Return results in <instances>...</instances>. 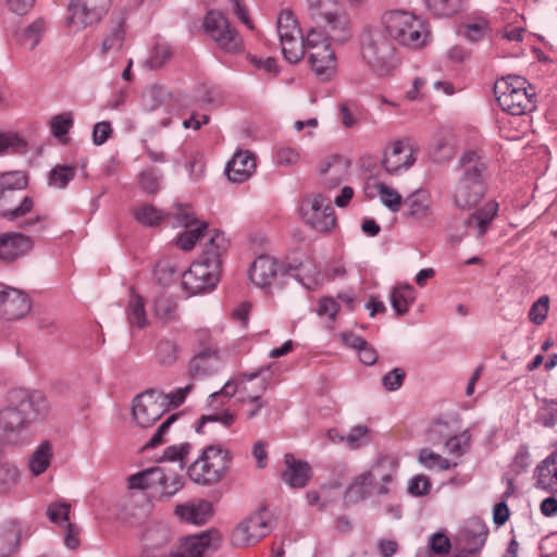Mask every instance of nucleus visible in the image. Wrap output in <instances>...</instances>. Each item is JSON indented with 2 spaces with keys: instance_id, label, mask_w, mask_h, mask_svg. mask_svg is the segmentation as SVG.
<instances>
[{
  "instance_id": "nucleus-1",
  "label": "nucleus",
  "mask_w": 557,
  "mask_h": 557,
  "mask_svg": "<svg viewBox=\"0 0 557 557\" xmlns=\"http://www.w3.org/2000/svg\"><path fill=\"white\" fill-rule=\"evenodd\" d=\"M49 408L40 392L11 391L8 404L0 408V438L16 444L22 432L34 421L45 418Z\"/></svg>"
},
{
  "instance_id": "nucleus-2",
  "label": "nucleus",
  "mask_w": 557,
  "mask_h": 557,
  "mask_svg": "<svg viewBox=\"0 0 557 557\" xmlns=\"http://www.w3.org/2000/svg\"><path fill=\"white\" fill-rule=\"evenodd\" d=\"M461 174L454 185L451 198L455 206L467 210L474 208L483 199L487 161L479 151H465L459 159Z\"/></svg>"
},
{
  "instance_id": "nucleus-3",
  "label": "nucleus",
  "mask_w": 557,
  "mask_h": 557,
  "mask_svg": "<svg viewBox=\"0 0 557 557\" xmlns=\"http://www.w3.org/2000/svg\"><path fill=\"white\" fill-rule=\"evenodd\" d=\"M360 57L377 76H387L396 67V50L393 40L377 25L363 26L359 35Z\"/></svg>"
},
{
  "instance_id": "nucleus-4",
  "label": "nucleus",
  "mask_w": 557,
  "mask_h": 557,
  "mask_svg": "<svg viewBox=\"0 0 557 557\" xmlns=\"http://www.w3.org/2000/svg\"><path fill=\"white\" fill-rule=\"evenodd\" d=\"M307 14L313 23L309 30L326 34L337 44L352 37L351 23L337 0H307Z\"/></svg>"
},
{
  "instance_id": "nucleus-5",
  "label": "nucleus",
  "mask_w": 557,
  "mask_h": 557,
  "mask_svg": "<svg viewBox=\"0 0 557 557\" xmlns=\"http://www.w3.org/2000/svg\"><path fill=\"white\" fill-rule=\"evenodd\" d=\"M379 25L392 40L413 49L423 47L430 37L424 21L407 10L394 9L384 12Z\"/></svg>"
},
{
  "instance_id": "nucleus-6",
  "label": "nucleus",
  "mask_w": 557,
  "mask_h": 557,
  "mask_svg": "<svg viewBox=\"0 0 557 557\" xmlns=\"http://www.w3.org/2000/svg\"><path fill=\"white\" fill-rule=\"evenodd\" d=\"M232 456L228 449L221 445L206 446L200 456L189 465L187 473L189 479L203 486L219 483L228 472Z\"/></svg>"
},
{
  "instance_id": "nucleus-7",
  "label": "nucleus",
  "mask_w": 557,
  "mask_h": 557,
  "mask_svg": "<svg viewBox=\"0 0 557 557\" xmlns=\"http://www.w3.org/2000/svg\"><path fill=\"white\" fill-rule=\"evenodd\" d=\"M527 81L520 76H507L497 81L494 92L498 104L511 115H522L535 108V92L525 87Z\"/></svg>"
},
{
  "instance_id": "nucleus-8",
  "label": "nucleus",
  "mask_w": 557,
  "mask_h": 557,
  "mask_svg": "<svg viewBox=\"0 0 557 557\" xmlns=\"http://www.w3.org/2000/svg\"><path fill=\"white\" fill-rule=\"evenodd\" d=\"M131 488L147 490L160 488V498L168 499L175 495L184 486L183 478L168 471L164 467H153L137 472L128 478Z\"/></svg>"
},
{
  "instance_id": "nucleus-9",
  "label": "nucleus",
  "mask_w": 557,
  "mask_h": 557,
  "mask_svg": "<svg viewBox=\"0 0 557 557\" xmlns=\"http://www.w3.org/2000/svg\"><path fill=\"white\" fill-rule=\"evenodd\" d=\"M333 41L326 34L308 30L307 51L309 63L315 75L322 81L331 79L336 72V58L331 48Z\"/></svg>"
},
{
  "instance_id": "nucleus-10",
  "label": "nucleus",
  "mask_w": 557,
  "mask_h": 557,
  "mask_svg": "<svg viewBox=\"0 0 557 557\" xmlns=\"http://www.w3.org/2000/svg\"><path fill=\"white\" fill-rule=\"evenodd\" d=\"M302 221L319 233H330L336 225V216L329 198L321 194L306 197L300 205Z\"/></svg>"
},
{
  "instance_id": "nucleus-11",
  "label": "nucleus",
  "mask_w": 557,
  "mask_h": 557,
  "mask_svg": "<svg viewBox=\"0 0 557 557\" xmlns=\"http://www.w3.org/2000/svg\"><path fill=\"white\" fill-rule=\"evenodd\" d=\"M166 411L165 394L149 389L133 400V419L140 428L152 426Z\"/></svg>"
},
{
  "instance_id": "nucleus-12",
  "label": "nucleus",
  "mask_w": 557,
  "mask_h": 557,
  "mask_svg": "<svg viewBox=\"0 0 557 557\" xmlns=\"http://www.w3.org/2000/svg\"><path fill=\"white\" fill-rule=\"evenodd\" d=\"M111 0H72L67 7L69 27L78 32L97 24L108 12Z\"/></svg>"
},
{
  "instance_id": "nucleus-13",
  "label": "nucleus",
  "mask_w": 557,
  "mask_h": 557,
  "mask_svg": "<svg viewBox=\"0 0 557 557\" xmlns=\"http://www.w3.org/2000/svg\"><path fill=\"white\" fill-rule=\"evenodd\" d=\"M203 28L225 52H237L243 48L240 36L221 12L209 11L203 21Z\"/></svg>"
},
{
  "instance_id": "nucleus-14",
  "label": "nucleus",
  "mask_w": 557,
  "mask_h": 557,
  "mask_svg": "<svg viewBox=\"0 0 557 557\" xmlns=\"http://www.w3.org/2000/svg\"><path fill=\"white\" fill-rule=\"evenodd\" d=\"M272 530L271 519L267 511H259L242 523L232 533V543L234 546L244 547L258 543Z\"/></svg>"
},
{
  "instance_id": "nucleus-15",
  "label": "nucleus",
  "mask_w": 557,
  "mask_h": 557,
  "mask_svg": "<svg viewBox=\"0 0 557 557\" xmlns=\"http://www.w3.org/2000/svg\"><path fill=\"white\" fill-rule=\"evenodd\" d=\"M220 281V271L216 265H209L200 260L194 262L182 275V286L190 295L213 289Z\"/></svg>"
},
{
  "instance_id": "nucleus-16",
  "label": "nucleus",
  "mask_w": 557,
  "mask_h": 557,
  "mask_svg": "<svg viewBox=\"0 0 557 557\" xmlns=\"http://www.w3.org/2000/svg\"><path fill=\"white\" fill-rule=\"evenodd\" d=\"M220 544V535L216 532H202L183 539L169 554L143 555L141 557H201L210 547L216 548Z\"/></svg>"
},
{
  "instance_id": "nucleus-17",
  "label": "nucleus",
  "mask_w": 557,
  "mask_h": 557,
  "mask_svg": "<svg viewBox=\"0 0 557 557\" xmlns=\"http://www.w3.org/2000/svg\"><path fill=\"white\" fill-rule=\"evenodd\" d=\"M416 149L408 140H396L385 149L382 168L389 175L409 170L416 161Z\"/></svg>"
},
{
  "instance_id": "nucleus-18",
  "label": "nucleus",
  "mask_w": 557,
  "mask_h": 557,
  "mask_svg": "<svg viewBox=\"0 0 557 557\" xmlns=\"http://www.w3.org/2000/svg\"><path fill=\"white\" fill-rule=\"evenodd\" d=\"M32 308L28 296L20 289L0 284V317L8 321L24 318Z\"/></svg>"
},
{
  "instance_id": "nucleus-19",
  "label": "nucleus",
  "mask_w": 557,
  "mask_h": 557,
  "mask_svg": "<svg viewBox=\"0 0 557 557\" xmlns=\"http://www.w3.org/2000/svg\"><path fill=\"white\" fill-rule=\"evenodd\" d=\"M362 473L377 494L387 495L396 475V466L388 457H380Z\"/></svg>"
},
{
  "instance_id": "nucleus-20",
  "label": "nucleus",
  "mask_w": 557,
  "mask_h": 557,
  "mask_svg": "<svg viewBox=\"0 0 557 557\" xmlns=\"http://www.w3.org/2000/svg\"><path fill=\"white\" fill-rule=\"evenodd\" d=\"M498 203L494 200L486 201L476 209L466 221L465 227L468 235L482 238L491 227L498 212Z\"/></svg>"
},
{
  "instance_id": "nucleus-21",
  "label": "nucleus",
  "mask_w": 557,
  "mask_h": 557,
  "mask_svg": "<svg viewBox=\"0 0 557 557\" xmlns=\"http://www.w3.org/2000/svg\"><path fill=\"white\" fill-rule=\"evenodd\" d=\"M285 469L282 480L292 488L305 487L312 476L311 467L307 461L298 460L293 454L284 455Z\"/></svg>"
},
{
  "instance_id": "nucleus-22",
  "label": "nucleus",
  "mask_w": 557,
  "mask_h": 557,
  "mask_svg": "<svg viewBox=\"0 0 557 557\" xmlns=\"http://www.w3.org/2000/svg\"><path fill=\"white\" fill-rule=\"evenodd\" d=\"M34 242L22 233H4L0 235V259L14 261L33 249Z\"/></svg>"
},
{
  "instance_id": "nucleus-23",
  "label": "nucleus",
  "mask_w": 557,
  "mask_h": 557,
  "mask_svg": "<svg viewBox=\"0 0 557 557\" xmlns=\"http://www.w3.org/2000/svg\"><path fill=\"white\" fill-rule=\"evenodd\" d=\"M535 486L545 492L557 493V451L549 454L534 470Z\"/></svg>"
},
{
  "instance_id": "nucleus-24",
  "label": "nucleus",
  "mask_w": 557,
  "mask_h": 557,
  "mask_svg": "<svg viewBox=\"0 0 557 557\" xmlns=\"http://www.w3.org/2000/svg\"><path fill=\"white\" fill-rule=\"evenodd\" d=\"M175 515L183 521L201 525L212 516V505L205 499H198L175 507Z\"/></svg>"
},
{
  "instance_id": "nucleus-25",
  "label": "nucleus",
  "mask_w": 557,
  "mask_h": 557,
  "mask_svg": "<svg viewBox=\"0 0 557 557\" xmlns=\"http://www.w3.org/2000/svg\"><path fill=\"white\" fill-rule=\"evenodd\" d=\"M256 170V160L251 152L239 151L226 165V176L234 183H243L248 180Z\"/></svg>"
},
{
  "instance_id": "nucleus-26",
  "label": "nucleus",
  "mask_w": 557,
  "mask_h": 557,
  "mask_svg": "<svg viewBox=\"0 0 557 557\" xmlns=\"http://www.w3.org/2000/svg\"><path fill=\"white\" fill-rule=\"evenodd\" d=\"M276 273V261L268 256H260L249 269V278L255 285L265 287L273 282Z\"/></svg>"
},
{
  "instance_id": "nucleus-27",
  "label": "nucleus",
  "mask_w": 557,
  "mask_h": 557,
  "mask_svg": "<svg viewBox=\"0 0 557 557\" xmlns=\"http://www.w3.org/2000/svg\"><path fill=\"white\" fill-rule=\"evenodd\" d=\"M265 370H267V368H260L252 372L242 373L238 375V377L236 380H228L220 391H216V392H213L212 394H210V396L208 398L209 399L208 405L210 407H212L214 401H216V399L219 397L224 396L227 398H232L237 392H239L242 394V396H245V393L243 392L242 386L244 384L248 385L249 382L258 379Z\"/></svg>"
},
{
  "instance_id": "nucleus-28",
  "label": "nucleus",
  "mask_w": 557,
  "mask_h": 557,
  "mask_svg": "<svg viewBox=\"0 0 557 557\" xmlns=\"http://www.w3.org/2000/svg\"><path fill=\"white\" fill-rule=\"evenodd\" d=\"M324 184L330 188L338 186L349 173V162L339 157H332L320 169Z\"/></svg>"
},
{
  "instance_id": "nucleus-29",
  "label": "nucleus",
  "mask_w": 557,
  "mask_h": 557,
  "mask_svg": "<svg viewBox=\"0 0 557 557\" xmlns=\"http://www.w3.org/2000/svg\"><path fill=\"white\" fill-rule=\"evenodd\" d=\"M21 527L15 520L5 522L0 528V557H8L20 546Z\"/></svg>"
},
{
  "instance_id": "nucleus-30",
  "label": "nucleus",
  "mask_w": 557,
  "mask_h": 557,
  "mask_svg": "<svg viewBox=\"0 0 557 557\" xmlns=\"http://www.w3.org/2000/svg\"><path fill=\"white\" fill-rule=\"evenodd\" d=\"M220 359L215 352L203 351L194 357L189 363L191 377H202L213 374L219 370Z\"/></svg>"
},
{
  "instance_id": "nucleus-31",
  "label": "nucleus",
  "mask_w": 557,
  "mask_h": 557,
  "mask_svg": "<svg viewBox=\"0 0 557 557\" xmlns=\"http://www.w3.org/2000/svg\"><path fill=\"white\" fill-rule=\"evenodd\" d=\"M408 207V215L414 220L428 219L432 213L430 196L422 190H416L405 200Z\"/></svg>"
},
{
  "instance_id": "nucleus-32",
  "label": "nucleus",
  "mask_w": 557,
  "mask_h": 557,
  "mask_svg": "<svg viewBox=\"0 0 557 557\" xmlns=\"http://www.w3.org/2000/svg\"><path fill=\"white\" fill-rule=\"evenodd\" d=\"M227 248V240L223 233L215 231L209 238L202 256V261L213 267L216 265V270L221 271V255Z\"/></svg>"
},
{
  "instance_id": "nucleus-33",
  "label": "nucleus",
  "mask_w": 557,
  "mask_h": 557,
  "mask_svg": "<svg viewBox=\"0 0 557 557\" xmlns=\"http://www.w3.org/2000/svg\"><path fill=\"white\" fill-rule=\"evenodd\" d=\"M172 533L168 525L158 523L145 530L141 541L147 549H160L170 543Z\"/></svg>"
},
{
  "instance_id": "nucleus-34",
  "label": "nucleus",
  "mask_w": 557,
  "mask_h": 557,
  "mask_svg": "<svg viewBox=\"0 0 557 557\" xmlns=\"http://www.w3.org/2000/svg\"><path fill=\"white\" fill-rule=\"evenodd\" d=\"M372 492H375L367 480L363 473L358 474L352 479L350 484L345 491L344 500L347 505H355L369 497Z\"/></svg>"
},
{
  "instance_id": "nucleus-35",
  "label": "nucleus",
  "mask_w": 557,
  "mask_h": 557,
  "mask_svg": "<svg viewBox=\"0 0 557 557\" xmlns=\"http://www.w3.org/2000/svg\"><path fill=\"white\" fill-rule=\"evenodd\" d=\"M124 22L125 17L123 14H120L112 21L111 28L101 45L102 54L110 51H119L122 48L125 38Z\"/></svg>"
},
{
  "instance_id": "nucleus-36",
  "label": "nucleus",
  "mask_w": 557,
  "mask_h": 557,
  "mask_svg": "<svg viewBox=\"0 0 557 557\" xmlns=\"http://www.w3.org/2000/svg\"><path fill=\"white\" fill-rule=\"evenodd\" d=\"M416 299L414 289L410 285H398L391 293V305L397 315H404Z\"/></svg>"
},
{
  "instance_id": "nucleus-37",
  "label": "nucleus",
  "mask_w": 557,
  "mask_h": 557,
  "mask_svg": "<svg viewBox=\"0 0 557 557\" xmlns=\"http://www.w3.org/2000/svg\"><path fill=\"white\" fill-rule=\"evenodd\" d=\"M27 151V141L13 131H0V157L23 154Z\"/></svg>"
},
{
  "instance_id": "nucleus-38",
  "label": "nucleus",
  "mask_w": 557,
  "mask_h": 557,
  "mask_svg": "<svg viewBox=\"0 0 557 557\" xmlns=\"http://www.w3.org/2000/svg\"><path fill=\"white\" fill-rule=\"evenodd\" d=\"M52 447L49 442L41 443L32 454L28 462L30 472L40 475L50 466L52 459Z\"/></svg>"
},
{
  "instance_id": "nucleus-39",
  "label": "nucleus",
  "mask_w": 557,
  "mask_h": 557,
  "mask_svg": "<svg viewBox=\"0 0 557 557\" xmlns=\"http://www.w3.org/2000/svg\"><path fill=\"white\" fill-rule=\"evenodd\" d=\"M267 388H268V384H267L265 380L258 381V387L253 393L250 392V388L247 384H244L242 386V389L245 393V396H240L239 401H242V403L249 401L253 405L252 408L247 411V419L250 420V419H253L255 417H257L259 414L260 410L267 405L265 403H263L261 400V396L265 393Z\"/></svg>"
},
{
  "instance_id": "nucleus-40",
  "label": "nucleus",
  "mask_w": 557,
  "mask_h": 557,
  "mask_svg": "<svg viewBox=\"0 0 557 557\" xmlns=\"http://www.w3.org/2000/svg\"><path fill=\"white\" fill-rule=\"evenodd\" d=\"M126 314L131 325L140 329L147 325L148 319L145 309V299L140 295L132 292Z\"/></svg>"
},
{
  "instance_id": "nucleus-41",
  "label": "nucleus",
  "mask_w": 557,
  "mask_h": 557,
  "mask_svg": "<svg viewBox=\"0 0 557 557\" xmlns=\"http://www.w3.org/2000/svg\"><path fill=\"white\" fill-rule=\"evenodd\" d=\"M170 216L169 212H164L152 205L144 203L135 209L136 220L145 226H158Z\"/></svg>"
},
{
  "instance_id": "nucleus-42",
  "label": "nucleus",
  "mask_w": 557,
  "mask_h": 557,
  "mask_svg": "<svg viewBox=\"0 0 557 557\" xmlns=\"http://www.w3.org/2000/svg\"><path fill=\"white\" fill-rule=\"evenodd\" d=\"M281 47L284 58L290 63H298L305 55L307 50V39L304 40L302 35L282 39Z\"/></svg>"
},
{
  "instance_id": "nucleus-43",
  "label": "nucleus",
  "mask_w": 557,
  "mask_h": 557,
  "mask_svg": "<svg viewBox=\"0 0 557 557\" xmlns=\"http://www.w3.org/2000/svg\"><path fill=\"white\" fill-rule=\"evenodd\" d=\"M28 178L23 171H11L0 174V198L4 196L7 191L22 190L26 188Z\"/></svg>"
},
{
  "instance_id": "nucleus-44",
  "label": "nucleus",
  "mask_w": 557,
  "mask_h": 557,
  "mask_svg": "<svg viewBox=\"0 0 557 557\" xmlns=\"http://www.w3.org/2000/svg\"><path fill=\"white\" fill-rule=\"evenodd\" d=\"M276 27L280 40L301 35L298 22L289 10H283L280 13Z\"/></svg>"
},
{
  "instance_id": "nucleus-45",
  "label": "nucleus",
  "mask_w": 557,
  "mask_h": 557,
  "mask_svg": "<svg viewBox=\"0 0 557 557\" xmlns=\"http://www.w3.org/2000/svg\"><path fill=\"white\" fill-rule=\"evenodd\" d=\"M170 215L174 219V226L176 227H185L190 228L196 226L197 224H201L195 211L189 205L185 203H175L174 210L170 213Z\"/></svg>"
},
{
  "instance_id": "nucleus-46",
  "label": "nucleus",
  "mask_w": 557,
  "mask_h": 557,
  "mask_svg": "<svg viewBox=\"0 0 557 557\" xmlns=\"http://www.w3.org/2000/svg\"><path fill=\"white\" fill-rule=\"evenodd\" d=\"M46 25L44 20L37 18L20 34V41L29 50H34L40 42L41 36L45 33Z\"/></svg>"
},
{
  "instance_id": "nucleus-47",
  "label": "nucleus",
  "mask_w": 557,
  "mask_h": 557,
  "mask_svg": "<svg viewBox=\"0 0 557 557\" xmlns=\"http://www.w3.org/2000/svg\"><path fill=\"white\" fill-rule=\"evenodd\" d=\"M207 231L208 224L206 222H201V224L186 228V231L176 238L177 247L184 251L191 250L196 243L206 235Z\"/></svg>"
},
{
  "instance_id": "nucleus-48",
  "label": "nucleus",
  "mask_w": 557,
  "mask_h": 557,
  "mask_svg": "<svg viewBox=\"0 0 557 557\" xmlns=\"http://www.w3.org/2000/svg\"><path fill=\"white\" fill-rule=\"evenodd\" d=\"M156 358L161 366H172L178 358V346L170 339L160 341L156 348Z\"/></svg>"
},
{
  "instance_id": "nucleus-49",
  "label": "nucleus",
  "mask_w": 557,
  "mask_h": 557,
  "mask_svg": "<svg viewBox=\"0 0 557 557\" xmlns=\"http://www.w3.org/2000/svg\"><path fill=\"white\" fill-rule=\"evenodd\" d=\"M76 175L74 165H55L49 174V185L55 188H64Z\"/></svg>"
},
{
  "instance_id": "nucleus-50",
  "label": "nucleus",
  "mask_w": 557,
  "mask_h": 557,
  "mask_svg": "<svg viewBox=\"0 0 557 557\" xmlns=\"http://www.w3.org/2000/svg\"><path fill=\"white\" fill-rule=\"evenodd\" d=\"M428 10L438 17H448L460 9V0H424Z\"/></svg>"
},
{
  "instance_id": "nucleus-51",
  "label": "nucleus",
  "mask_w": 557,
  "mask_h": 557,
  "mask_svg": "<svg viewBox=\"0 0 557 557\" xmlns=\"http://www.w3.org/2000/svg\"><path fill=\"white\" fill-rule=\"evenodd\" d=\"M236 420V413L234 411H231L230 409H224L221 411H214L208 414H203L196 424V432L202 433V429L206 423L208 422H219L222 425L228 428L231 426Z\"/></svg>"
},
{
  "instance_id": "nucleus-52",
  "label": "nucleus",
  "mask_w": 557,
  "mask_h": 557,
  "mask_svg": "<svg viewBox=\"0 0 557 557\" xmlns=\"http://www.w3.org/2000/svg\"><path fill=\"white\" fill-rule=\"evenodd\" d=\"M34 206V198L30 196H24L16 206L3 208L1 210V216L11 222L18 221L28 214L33 210Z\"/></svg>"
},
{
  "instance_id": "nucleus-53",
  "label": "nucleus",
  "mask_w": 557,
  "mask_h": 557,
  "mask_svg": "<svg viewBox=\"0 0 557 557\" xmlns=\"http://www.w3.org/2000/svg\"><path fill=\"white\" fill-rule=\"evenodd\" d=\"M418 460L428 469L448 470L457 466V463H450L447 459L429 448H423L419 451Z\"/></svg>"
},
{
  "instance_id": "nucleus-54",
  "label": "nucleus",
  "mask_w": 557,
  "mask_h": 557,
  "mask_svg": "<svg viewBox=\"0 0 557 557\" xmlns=\"http://www.w3.org/2000/svg\"><path fill=\"white\" fill-rule=\"evenodd\" d=\"M153 312L162 322H170L175 318L176 302L169 297L160 296L153 300Z\"/></svg>"
},
{
  "instance_id": "nucleus-55",
  "label": "nucleus",
  "mask_w": 557,
  "mask_h": 557,
  "mask_svg": "<svg viewBox=\"0 0 557 557\" xmlns=\"http://www.w3.org/2000/svg\"><path fill=\"white\" fill-rule=\"evenodd\" d=\"M381 202L392 212H398L401 207L403 198L401 195L393 189L392 187L385 185L384 183H379L376 185Z\"/></svg>"
},
{
  "instance_id": "nucleus-56",
  "label": "nucleus",
  "mask_w": 557,
  "mask_h": 557,
  "mask_svg": "<svg viewBox=\"0 0 557 557\" xmlns=\"http://www.w3.org/2000/svg\"><path fill=\"white\" fill-rule=\"evenodd\" d=\"M190 451V444L182 443L178 445H172L165 448L161 457V461H170L177 463L180 470L184 468L185 458Z\"/></svg>"
},
{
  "instance_id": "nucleus-57",
  "label": "nucleus",
  "mask_w": 557,
  "mask_h": 557,
  "mask_svg": "<svg viewBox=\"0 0 557 557\" xmlns=\"http://www.w3.org/2000/svg\"><path fill=\"white\" fill-rule=\"evenodd\" d=\"M339 309V304L334 298L323 297L318 302L315 313L320 318L326 319L327 326L332 327Z\"/></svg>"
},
{
  "instance_id": "nucleus-58",
  "label": "nucleus",
  "mask_w": 557,
  "mask_h": 557,
  "mask_svg": "<svg viewBox=\"0 0 557 557\" xmlns=\"http://www.w3.org/2000/svg\"><path fill=\"white\" fill-rule=\"evenodd\" d=\"M172 57V50L166 44H157L145 64L151 70L163 66Z\"/></svg>"
},
{
  "instance_id": "nucleus-59",
  "label": "nucleus",
  "mask_w": 557,
  "mask_h": 557,
  "mask_svg": "<svg viewBox=\"0 0 557 557\" xmlns=\"http://www.w3.org/2000/svg\"><path fill=\"white\" fill-rule=\"evenodd\" d=\"M450 548V540L443 532L433 533L428 541L429 557H433L432 555L445 556Z\"/></svg>"
},
{
  "instance_id": "nucleus-60",
  "label": "nucleus",
  "mask_w": 557,
  "mask_h": 557,
  "mask_svg": "<svg viewBox=\"0 0 557 557\" xmlns=\"http://www.w3.org/2000/svg\"><path fill=\"white\" fill-rule=\"evenodd\" d=\"M20 478L17 467L9 462H0V490L8 491L14 487Z\"/></svg>"
},
{
  "instance_id": "nucleus-61",
  "label": "nucleus",
  "mask_w": 557,
  "mask_h": 557,
  "mask_svg": "<svg viewBox=\"0 0 557 557\" xmlns=\"http://www.w3.org/2000/svg\"><path fill=\"white\" fill-rule=\"evenodd\" d=\"M370 442V431L366 425H356L350 432L345 436V444L352 448L357 449Z\"/></svg>"
},
{
  "instance_id": "nucleus-62",
  "label": "nucleus",
  "mask_w": 557,
  "mask_h": 557,
  "mask_svg": "<svg viewBox=\"0 0 557 557\" xmlns=\"http://www.w3.org/2000/svg\"><path fill=\"white\" fill-rule=\"evenodd\" d=\"M470 447V434L467 431L451 436L445 443L447 453L454 456H462Z\"/></svg>"
},
{
  "instance_id": "nucleus-63",
  "label": "nucleus",
  "mask_w": 557,
  "mask_h": 557,
  "mask_svg": "<svg viewBox=\"0 0 557 557\" xmlns=\"http://www.w3.org/2000/svg\"><path fill=\"white\" fill-rule=\"evenodd\" d=\"M70 504L58 502L49 505L47 508V517L52 523L65 525L70 523L69 515H70Z\"/></svg>"
},
{
  "instance_id": "nucleus-64",
  "label": "nucleus",
  "mask_w": 557,
  "mask_h": 557,
  "mask_svg": "<svg viewBox=\"0 0 557 557\" xmlns=\"http://www.w3.org/2000/svg\"><path fill=\"white\" fill-rule=\"evenodd\" d=\"M488 23L484 18H478L465 25V36L468 40L476 42L482 40L488 33Z\"/></svg>"
}]
</instances>
